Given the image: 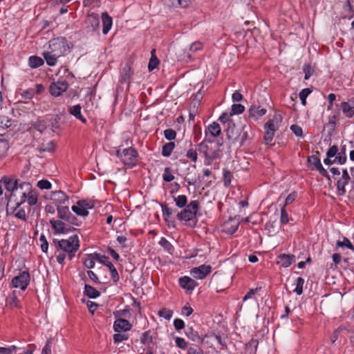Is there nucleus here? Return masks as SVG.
I'll use <instances>...</instances> for the list:
<instances>
[{
  "instance_id": "nucleus-1",
  "label": "nucleus",
  "mask_w": 354,
  "mask_h": 354,
  "mask_svg": "<svg viewBox=\"0 0 354 354\" xmlns=\"http://www.w3.org/2000/svg\"><path fill=\"white\" fill-rule=\"evenodd\" d=\"M80 248V239L77 235L71 236L68 239H63L57 242V261L63 264L66 256L71 259Z\"/></svg>"
},
{
  "instance_id": "nucleus-2",
  "label": "nucleus",
  "mask_w": 354,
  "mask_h": 354,
  "mask_svg": "<svg viewBox=\"0 0 354 354\" xmlns=\"http://www.w3.org/2000/svg\"><path fill=\"white\" fill-rule=\"evenodd\" d=\"M21 194L19 204H24L26 201L30 206L37 204L38 199L37 194L36 191L32 189L30 183L21 182Z\"/></svg>"
},
{
  "instance_id": "nucleus-3",
  "label": "nucleus",
  "mask_w": 354,
  "mask_h": 354,
  "mask_svg": "<svg viewBox=\"0 0 354 354\" xmlns=\"http://www.w3.org/2000/svg\"><path fill=\"white\" fill-rule=\"evenodd\" d=\"M47 49L57 54V56L62 57L67 53L69 50V46L65 38L57 37L49 41Z\"/></svg>"
},
{
  "instance_id": "nucleus-4",
  "label": "nucleus",
  "mask_w": 354,
  "mask_h": 354,
  "mask_svg": "<svg viewBox=\"0 0 354 354\" xmlns=\"http://www.w3.org/2000/svg\"><path fill=\"white\" fill-rule=\"evenodd\" d=\"M199 209V202L192 201L184 209L177 214V218L180 221H190L196 218Z\"/></svg>"
},
{
  "instance_id": "nucleus-5",
  "label": "nucleus",
  "mask_w": 354,
  "mask_h": 354,
  "mask_svg": "<svg viewBox=\"0 0 354 354\" xmlns=\"http://www.w3.org/2000/svg\"><path fill=\"white\" fill-rule=\"evenodd\" d=\"M116 155L126 166L133 167L136 165L137 152L133 148L129 147L122 151L118 150Z\"/></svg>"
},
{
  "instance_id": "nucleus-6",
  "label": "nucleus",
  "mask_w": 354,
  "mask_h": 354,
  "mask_svg": "<svg viewBox=\"0 0 354 354\" xmlns=\"http://www.w3.org/2000/svg\"><path fill=\"white\" fill-rule=\"evenodd\" d=\"M94 207L93 203L91 201H78L76 205L71 207L72 211L77 216H86L88 214V209Z\"/></svg>"
},
{
  "instance_id": "nucleus-7",
  "label": "nucleus",
  "mask_w": 354,
  "mask_h": 354,
  "mask_svg": "<svg viewBox=\"0 0 354 354\" xmlns=\"http://www.w3.org/2000/svg\"><path fill=\"white\" fill-rule=\"evenodd\" d=\"M0 182L4 185L6 189L10 193V197L15 196L16 192H21V183H19V180L17 179L3 176Z\"/></svg>"
},
{
  "instance_id": "nucleus-8",
  "label": "nucleus",
  "mask_w": 354,
  "mask_h": 354,
  "mask_svg": "<svg viewBox=\"0 0 354 354\" xmlns=\"http://www.w3.org/2000/svg\"><path fill=\"white\" fill-rule=\"evenodd\" d=\"M49 198L55 205L57 208L69 205V197L61 190L52 192Z\"/></svg>"
},
{
  "instance_id": "nucleus-9",
  "label": "nucleus",
  "mask_w": 354,
  "mask_h": 354,
  "mask_svg": "<svg viewBox=\"0 0 354 354\" xmlns=\"http://www.w3.org/2000/svg\"><path fill=\"white\" fill-rule=\"evenodd\" d=\"M58 218L66 222L70 225H78L77 218L70 212L69 206L66 205L57 208Z\"/></svg>"
},
{
  "instance_id": "nucleus-10",
  "label": "nucleus",
  "mask_w": 354,
  "mask_h": 354,
  "mask_svg": "<svg viewBox=\"0 0 354 354\" xmlns=\"http://www.w3.org/2000/svg\"><path fill=\"white\" fill-rule=\"evenodd\" d=\"M30 279L29 273L24 271L12 279V284L15 288L24 290L29 283Z\"/></svg>"
},
{
  "instance_id": "nucleus-11",
  "label": "nucleus",
  "mask_w": 354,
  "mask_h": 354,
  "mask_svg": "<svg viewBox=\"0 0 354 354\" xmlns=\"http://www.w3.org/2000/svg\"><path fill=\"white\" fill-rule=\"evenodd\" d=\"M68 86V82L64 80H58L51 83L49 87L50 93L54 97H58L65 92Z\"/></svg>"
},
{
  "instance_id": "nucleus-12",
  "label": "nucleus",
  "mask_w": 354,
  "mask_h": 354,
  "mask_svg": "<svg viewBox=\"0 0 354 354\" xmlns=\"http://www.w3.org/2000/svg\"><path fill=\"white\" fill-rule=\"evenodd\" d=\"M351 180V176L346 169L342 170V176L337 181V193L339 196H344L346 194L345 186Z\"/></svg>"
},
{
  "instance_id": "nucleus-13",
  "label": "nucleus",
  "mask_w": 354,
  "mask_h": 354,
  "mask_svg": "<svg viewBox=\"0 0 354 354\" xmlns=\"http://www.w3.org/2000/svg\"><path fill=\"white\" fill-rule=\"evenodd\" d=\"M212 272V266L209 265H201L192 268L191 274L196 279H203Z\"/></svg>"
},
{
  "instance_id": "nucleus-14",
  "label": "nucleus",
  "mask_w": 354,
  "mask_h": 354,
  "mask_svg": "<svg viewBox=\"0 0 354 354\" xmlns=\"http://www.w3.org/2000/svg\"><path fill=\"white\" fill-rule=\"evenodd\" d=\"M221 133L220 125L217 122L210 124L205 131L206 140L209 142L214 141V139L218 137Z\"/></svg>"
},
{
  "instance_id": "nucleus-15",
  "label": "nucleus",
  "mask_w": 354,
  "mask_h": 354,
  "mask_svg": "<svg viewBox=\"0 0 354 354\" xmlns=\"http://www.w3.org/2000/svg\"><path fill=\"white\" fill-rule=\"evenodd\" d=\"M21 205L22 204H19V201L16 203V206L15 207H9L8 206L6 208V212L8 214H12L16 218L23 221H26L28 217L24 208L21 207Z\"/></svg>"
},
{
  "instance_id": "nucleus-16",
  "label": "nucleus",
  "mask_w": 354,
  "mask_h": 354,
  "mask_svg": "<svg viewBox=\"0 0 354 354\" xmlns=\"http://www.w3.org/2000/svg\"><path fill=\"white\" fill-rule=\"evenodd\" d=\"M66 222L58 218H52L50 220V223L54 230L55 234H66L68 232V227L66 224Z\"/></svg>"
},
{
  "instance_id": "nucleus-17",
  "label": "nucleus",
  "mask_w": 354,
  "mask_h": 354,
  "mask_svg": "<svg viewBox=\"0 0 354 354\" xmlns=\"http://www.w3.org/2000/svg\"><path fill=\"white\" fill-rule=\"evenodd\" d=\"M180 286L188 292H192L198 286V283L189 277L184 276L179 279Z\"/></svg>"
},
{
  "instance_id": "nucleus-18",
  "label": "nucleus",
  "mask_w": 354,
  "mask_h": 354,
  "mask_svg": "<svg viewBox=\"0 0 354 354\" xmlns=\"http://www.w3.org/2000/svg\"><path fill=\"white\" fill-rule=\"evenodd\" d=\"M131 327L132 325L128 320L122 318L117 319L113 324L114 330L118 333L128 331L131 330Z\"/></svg>"
},
{
  "instance_id": "nucleus-19",
  "label": "nucleus",
  "mask_w": 354,
  "mask_h": 354,
  "mask_svg": "<svg viewBox=\"0 0 354 354\" xmlns=\"http://www.w3.org/2000/svg\"><path fill=\"white\" fill-rule=\"evenodd\" d=\"M239 130L236 129L234 123L230 122L227 123L226 130L227 138L232 142H239Z\"/></svg>"
},
{
  "instance_id": "nucleus-20",
  "label": "nucleus",
  "mask_w": 354,
  "mask_h": 354,
  "mask_svg": "<svg viewBox=\"0 0 354 354\" xmlns=\"http://www.w3.org/2000/svg\"><path fill=\"white\" fill-rule=\"evenodd\" d=\"M295 261V257L293 254H280L278 257L277 264L281 267L288 268Z\"/></svg>"
},
{
  "instance_id": "nucleus-21",
  "label": "nucleus",
  "mask_w": 354,
  "mask_h": 354,
  "mask_svg": "<svg viewBox=\"0 0 354 354\" xmlns=\"http://www.w3.org/2000/svg\"><path fill=\"white\" fill-rule=\"evenodd\" d=\"M282 122V117L280 114L275 113L272 119L269 120L266 124L265 126L267 128L273 129V131L276 132V131L279 128L280 124Z\"/></svg>"
},
{
  "instance_id": "nucleus-22",
  "label": "nucleus",
  "mask_w": 354,
  "mask_h": 354,
  "mask_svg": "<svg viewBox=\"0 0 354 354\" xmlns=\"http://www.w3.org/2000/svg\"><path fill=\"white\" fill-rule=\"evenodd\" d=\"M239 227V223L234 219H229L223 224V231L229 234H233Z\"/></svg>"
},
{
  "instance_id": "nucleus-23",
  "label": "nucleus",
  "mask_w": 354,
  "mask_h": 354,
  "mask_svg": "<svg viewBox=\"0 0 354 354\" xmlns=\"http://www.w3.org/2000/svg\"><path fill=\"white\" fill-rule=\"evenodd\" d=\"M133 75V71L129 65L126 64L122 68V73L120 75V81L121 83H127L129 86L130 84V80Z\"/></svg>"
},
{
  "instance_id": "nucleus-24",
  "label": "nucleus",
  "mask_w": 354,
  "mask_h": 354,
  "mask_svg": "<svg viewBox=\"0 0 354 354\" xmlns=\"http://www.w3.org/2000/svg\"><path fill=\"white\" fill-rule=\"evenodd\" d=\"M81 109V106L80 104H76L68 108V113L74 116L76 119L80 120L82 122L86 123V120L82 115Z\"/></svg>"
},
{
  "instance_id": "nucleus-25",
  "label": "nucleus",
  "mask_w": 354,
  "mask_h": 354,
  "mask_svg": "<svg viewBox=\"0 0 354 354\" xmlns=\"http://www.w3.org/2000/svg\"><path fill=\"white\" fill-rule=\"evenodd\" d=\"M43 56L48 66H55L59 57L61 56H57V54L52 53L49 50H46L43 53Z\"/></svg>"
},
{
  "instance_id": "nucleus-26",
  "label": "nucleus",
  "mask_w": 354,
  "mask_h": 354,
  "mask_svg": "<svg viewBox=\"0 0 354 354\" xmlns=\"http://www.w3.org/2000/svg\"><path fill=\"white\" fill-rule=\"evenodd\" d=\"M344 115L351 118L354 115V104L348 102H344L340 105Z\"/></svg>"
},
{
  "instance_id": "nucleus-27",
  "label": "nucleus",
  "mask_w": 354,
  "mask_h": 354,
  "mask_svg": "<svg viewBox=\"0 0 354 354\" xmlns=\"http://www.w3.org/2000/svg\"><path fill=\"white\" fill-rule=\"evenodd\" d=\"M250 115L255 120H258L260 117L264 115L267 110L265 108H261L259 106H252L250 110Z\"/></svg>"
},
{
  "instance_id": "nucleus-28",
  "label": "nucleus",
  "mask_w": 354,
  "mask_h": 354,
  "mask_svg": "<svg viewBox=\"0 0 354 354\" xmlns=\"http://www.w3.org/2000/svg\"><path fill=\"white\" fill-rule=\"evenodd\" d=\"M102 20L103 24L102 32L103 34L106 35L112 26V18L107 12H104L102 15Z\"/></svg>"
},
{
  "instance_id": "nucleus-29",
  "label": "nucleus",
  "mask_w": 354,
  "mask_h": 354,
  "mask_svg": "<svg viewBox=\"0 0 354 354\" xmlns=\"http://www.w3.org/2000/svg\"><path fill=\"white\" fill-rule=\"evenodd\" d=\"M101 261L100 256L97 254H90L84 259V264L88 268H93L95 266V261Z\"/></svg>"
},
{
  "instance_id": "nucleus-30",
  "label": "nucleus",
  "mask_w": 354,
  "mask_h": 354,
  "mask_svg": "<svg viewBox=\"0 0 354 354\" xmlns=\"http://www.w3.org/2000/svg\"><path fill=\"white\" fill-rule=\"evenodd\" d=\"M337 151L338 147L336 145L330 147L326 152V158L324 160V163L326 165H332V158L335 157Z\"/></svg>"
},
{
  "instance_id": "nucleus-31",
  "label": "nucleus",
  "mask_w": 354,
  "mask_h": 354,
  "mask_svg": "<svg viewBox=\"0 0 354 354\" xmlns=\"http://www.w3.org/2000/svg\"><path fill=\"white\" fill-rule=\"evenodd\" d=\"M44 60L38 56H30L28 58V65L31 68H38L44 64Z\"/></svg>"
},
{
  "instance_id": "nucleus-32",
  "label": "nucleus",
  "mask_w": 354,
  "mask_h": 354,
  "mask_svg": "<svg viewBox=\"0 0 354 354\" xmlns=\"http://www.w3.org/2000/svg\"><path fill=\"white\" fill-rule=\"evenodd\" d=\"M7 302L10 308H20L19 301L17 295V292L13 291L8 295Z\"/></svg>"
},
{
  "instance_id": "nucleus-33",
  "label": "nucleus",
  "mask_w": 354,
  "mask_h": 354,
  "mask_svg": "<svg viewBox=\"0 0 354 354\" xmlns=\"http://www.w3.org/2000/svg\"><path fill=\"white\" fill-rule=\"evenodd\" d=\"M151 57L148 64V69L149 71H152L156 68L160 63L158 59L156 56V50L153 49L151 51Z\"/></svg>"
},
{
  "instance_id": "nucleus-34",
  "label": "nucleus",
  "mask_w": 354,
  "mask_h": 354,
  "mask_svg": "<svg viewBox=\"0 0 354 354\" xmlns=\"http://www.w3.org/2000/svg\"><path fill=\"white\" fill-rule=\"evenodd\" d=\"M175 143L173 142H169L164 145L162 149V155L164 157L170 156L175 148Z\"/></svg>"
},
{
  "instance_id": "nucleus-35",
  "label": "nucleus",
  "mask_w": 354,
  "mask_h": 354,
  "mask_svg": "<svg viewBox=\"0 0 354 354\" xmlns=\"http://www.w3.org/2000/svg\"><path fill=\"white\" fill-rule=\"evenodd\" d=\"M84 294L90 298H96L100 295V292L95 288L86 284L84 286Z\"/></svg>"
},
{
  "instance_id": "nucleus-36",
  "label": "nucleus",
  "mask_w": 354,
  "mask_h": 354,
  "mask_svg": "<svg viewBox=\"0 0 354 354\" xmlns=\"http://www.w3.org/2000/svg\"><path fill=\"white\" fill-rule=\"evenodd\" d=\"M347 161L346 154L344 151L337 152L335 157L333 159L332 164L337 163L339 165H344Z\"/></svg>"
},
{
  "instance_id": "nucleus-37",
  "label": "nucleus",
  "mask_w": 354,
  "mask_h": 354,
  "mask_svg": "<svg viewBox=\"0 0 354 354\" xmlns=\"http://www.w3.org/2000/svg\"><path fill=\"white\" fill-rule=\"evenodd\" d=\"M174 201L176 205L179 208H183L187 205V197L185 195H179L174 197Z\"/></svg>"
},
{
  "instance_id": "nucleus-38",
  "label": "nucleus",
  "mask_w": 354,
  "mask_h": 354,
  "mask_svg": "<svg viewBox=\"0 0 354 354\" xmlns=\"http://www.w3.org/2000/svg\"><path fill=\"white\" fill-rule=\"evenodd\" d=\"M264 130H265V134H264V138H263L264 142L266 145H268L272 141L274 134H275V132L273 131V129L272 130L271 129L267 128L266 126H264Z\"/></svg>"
},
{
  "instance_id": "nucleus-39",
  "label": "nucleus",
  "mask_w": 354,
  "mask_h": 354,
  "mask_svg": "<svg viewBox=\"0 0 354 354\" xmlns=\"http://www.w3.org/2000/svg\"><path fill=\"white\" fill-rule=\"evenodd\" d=\"M140 341L144 345L147 346H150L153 342V337L151 332L148 330L142 333L140 337Z\"/></svg>"
},
{
  "instance_id": "nucleus-40",
  "label": "nucleus",
  "mask_w": 354,
  "mask_h": 354,
  "mask_svg": "<svg viewBox=\"0 0 354 354\" xmlns=\"http://www.w3.org/2000/svg\"><path fill=\"white\" fill-rule=\"evenodd\" d=\"M174 312L172 310L168 308H162L158 312V315L160 317L169 320L172 317Z\"/></svg>"
},
{
  "instance_id": "nucleus-41",
  "label": "nucleus",
  "mask_w": 354,
  "mask_h": 354,
  "mask_svg": "<svg viewBox=\"0 0 354 354\" xmlns=\"http://www.w3.org/2000/svg\"><path fill=\"white\" fill-rule=\"evenodd\" d=\"M296 287L294 291L297 295H301L303 293V286L304 284V279L302 277H298L296 279Z\"/></svg>"
},
{
  "instance_id": "nucleus-42",
  "label": "nucleus",
  "mask_w": 354,
  "mask_h": 354,
  "mask_svg": "<svg viewBox=\"0 0 354 354\" xmlns=\"http://www.w3.org/2000/svg\"><path fill=\"white\" fill-rule=\"evenodd\" d=\"M159 244L164 248L165 250L169 252H171L174 250L172 245L165 238L162 237L159 241Z\"/></svg>"
},
{
  "instance_id": "nucleus-43",
  "label": "nucleus",
  "mask_w": 354,
  "mask_h": 354,
  "mask_svg": "<svg viewBox=\"0 0 354 354\" xmlns=\"http://www.w3.org/2000/svg\"><path fill=\"white\" fill-rule=\"evenodd\" d=\"M162 179L166 182H171L174 179V176L169 167L165 168L164 173L162 174Z\"/></svg>"
},
{
  "instance_id": "nucleus-44",
  "label": "nucleus",
  "mask_w": 354,
  "mask_h": 354,
  "mask_svg": "<svg viewBox=\"0 0 354 354\" xmlns=\"http://www.w3.org/2000/svg\"><path fill=\"white\" fill-rule=\"evenodd\" d=\"M187 337L192 341H196L199 339V336L196 331H194L192 328H188L185 330Z\"/></svg>"
},
{
  "instance_id": "nucleus-45",
  "label": "nucleus",
  "mask_w": 354,
  "mask_h": 354,
  "mask_svg": "<svg viewBox=\"0 0 354 354\" xmlns=\"http://www.w3.org/2000/svg\"><path fill=\"white\" fill-rule=\"evenodd\" d=\"M352 245H353V244L351 243L350 240L348 239H347L346 237H344L342 241L339 240L336 243V246L337 248L346 247L348 249H351V248H352Z\"/></svg>"
},
{
  "instance_id": "nucleus-46",
  "label": "nucleus",
  "mask_w": 354,
  "mask_h": 354,
  "mask_svg": "<svg viewBox=\"0 0 354 354\" xmlns=\"http://www.w3.org/2000/svg\"><path fill=\"white\" fill-rule=\"evenodd\" d=\"M12 121L8 117L5 115L0 116V127L6 129L10 127Z\"/></svg>"
},
{
  "instance_id": "nucleus-47",
  "label": "nucleus",
  "mask_w": 354,
  "mask_h": 354,
  "mask_svg": "<svg viewBox=\"0 0 354 354\" xmlns=\"http://www.w3.org/2000/svg\"><path fill=\"white\" fill-rule=\"evenodd\" d=\"M308 162L310 166L313 167L311 169H315L316 167L319 165V164L321 163V160L317 156L313 155L308 157Z\"/></svg>"
},
{
  "instance_id": "nucleus-48",
  "label": "nucleus",
  "mask_w": 354,
  "mask_h": 354,
  "mask_svg": "<svg viewBox=\"0 0 354 354\" xmlns=\"http://www.w3.org/2000/svg\"><path fill=\"white\" fill-rule=\"evenodd\" d=\"M245 110V107L241 104H234L232 106V113L230 115L235 114H241Z\"/></svg>"
},
{
  "instance_id": "nucleus-49",
  "label": "nucleus",
  "mask_w": 354,
  "mask_h": 354,
  "mask_svg": "<svg viewBox=\"0 0 354 354\" xmlns=\"http://www.w3.org/2000/svg\"><path fill=\"white\" fill-rule=\"evenodd\" d=\"M164 136L168 140H173L176 137V131L172 129H167L164 131Z\"/></svg>"
},
{
  "instance_id": "nucleus-50",
  "label": "nucleus",
  "mask_w": 354,
  "mask_h": 354,
  "mask_svg": "<svg viewBox=\"0 0 354 354\" xmlns=\"http://www.w3.org/2000/svg\"><path fill=\"white\" fill-rule=\"evenodd\" d=\"M17 350V347L15 345L8 347H0V354H12L15 353Z\"/></svg>"
},
{
  "instance_id": "nucleus-51",
  "label": "nucleus",
  "mask_w": 354,
  "mask_h": 354,
  "mask_svg": "<svg viewBox=\"0 0 354 354\" xmlns=\"http://www.w3.org/2000/svg\"><path fill=\"white\" fill-rule=\"evenodd\" d=\"M175 343H176V345L181 349L185 350V349L187 348L188 343L185 340L184 338H182L180 337H176Z\"/></svg>"
},
{
  "instance_id": "nucleus-52",
  "label": "nucleus",
  "mask_w": 354,
  "mask_h": 354,
  "mask_svg": "<svg viewBox=\"0 0 354 354\" xmlns=\"http://www.w3.org/2000/svg\"><path fill=\"white\" fill-rule=\"evenodd\" d=\"M40 248L43 252L47 253L48 243L44 235H41L39 238Z\"/></svg>"
},
{
  "instance_id": "nucleus-53",
  "label": "nucleus",
  "mask_w": 354,
  "mask_h": 354,
  "mask_svg": "<svg viewBox=\"0 0 354 354\" xmlns=\"http://www.w3.org/2000/svg\"><path fill=\"white\" fill-rule=\"evenodd\" d=\"M37 187L41 189H50L52 187V185L47 180H41L37 182Z\"/></svg>"
},
{
  "instance_id": "nucleus-54",
  "label": "nucleus",
  "mask_w": 354,
  "mask_h": 354,
  "mask_svg": "<svg viewBox=\"0 0 354 354\" xmlns=\"http://www.w3.org/2000/svg\"><path fill=\"white\" fill-rule=\"evenodd\" d=\"M162 216L166 221H169V216L172 214V210L166 205H162Z\"/></svg>"
},
{
  "instance_id": "nucleus-55",
  "label": "nucleus",
  "mask_w": 354,
  "mask_h": 354,
  "mask_svg": "<svg viewBox=\"0 0 354 354\" xmlns=\"http://www.w3.org/2000/svg\"><path fill=\"white\" fill-rule=\"evenodd\" d=\"M55 149V144L53 141H50L41 146V150L44 151H53Z\"/></svg>"
},
{
  "instance_id": "nucleus-56",
  "label": "nucleus",
  "mask_w": 354,
  "mask_h": 354,
  "mask_svg": "<svg viewBox=\"0 0 354 354\" xmlns=\"http://www.w3.org/2000/svg\"><path fill=\"white\" fill-rule=\"evenodd\" d=\"M87 22L91 24L94 30L96 29L97 28H98L99 24H100L98 18L94 15L88 16L87 18Z\"/></svg>"
},
{
  "instance_id": "nucleus-57",
  "label": "nucleus",
  "mask_w": 354,
  "mask_h": 354,
  "mask_svg": "<svg viewBox=\"0 0 354 354\" xmlns=\"http://www.w3.org/2000/svg\"><path fill=\"white\" fill-rule=\"evenodd\" d=\"M290 130L297 137H303V130L301 127L297 124H292L290 126Z\"/></svg>"
},
{
  "instance_id": "nucleus-58",
  "label": "nucleus",
  "mask_w": 354,
  "mask_h": 354,
  "mask_svg": "<svg viewBox=\"0 0 354 354\" xmlns=\"http://www.w3.org/2000/svg\"><path fill=\"white\" fill-rule=\"evenodd\" d=\"M289 221L288 218V214L286 212L284 207H283L281 209V217H280V222L282 224H286Z\"/></svg>"
},
{
  "instance_id": "nucleus-59",
  "label": "nucleus",
  "mask_w": 354,
  "mask_h": 354,
  "mask_svg": "<svg viewBox=\"0 0 354 354\" xmlns=\"http://www.w3.org/2000/svg\"><path fill=\"white\" fill-rule=\"evenodd\" d=\"M203 44L200 41H194L193 42L190 47H189V51L192 53L197 52L198 50H200L203 48Z\"/></svg>"
},
{
  "instance_id": "nucleus-60",
  "label": "nucleus",
  "mask_w": 354,
  "mask_h": 354,
  "mask_svg": "<svg viewBox=\"0 0 354 354\" xmlns=\"http://www.w3.org/2000/svg\"><path fill=\"white\" fill-rule=\"evenodd\" d=\"M186 156L194 162H196L198 159V153L194 149H189L186 153Z\"/></svg>"
},
{
  "instance_id": "nucleus-61",
  "label": "nucleus",
  "mask_w": 354,
  "mask_h": 354,
  "mask_svg": "<svg viewBox=\"0 0 354 354\" xmlns=\"http://www.w3.org/2000/svg\"><path fill=\"white\" fill-rule=\"evenodd\" d=\"M9 146L7 141L0 140V156H3L8 149Z\"/></svg>"
},
{
  "instance_id": "nucleus-62",
  "label": "nucleus",
  "mask_w": 354,
  "mask_h": 354,
  "mask_svg": "<svg viewBox=\"0 0 354 354\" xmlns=\"http://www.w3.org/2000/svg\"><path fill=\"white\" fill-rule=\"evenodd\" d=\"M260 290V288H252L247 292V294L243 298V301H247L248 299L253 298L254 295Z\"/></svg>"
},
{
  "instance_id": "nucleus-63",
  "label": "nucleus",
  "mask_w": 354,
  "mask_h": 354,
  "mask_svg": "<svg viewBox=\"0 0 354 354\" xmlns=\"http://www.w3.org/2000/svg\"><path fill=\"white\" fill-rule=\"evenodd\" d=\"M248 139V133L246 131H243V132H239V141L240 145H243L245 142Z\"/></svg>"
},
{
  "instance_id": "nucleus-64",
  "label": "nucleus",
  "mask_w": 354,
  "mask_h": 354,
  "mask_svg": "<svg viewBox=\"0 0 354 354\" xmlns=\"http://www.w3.org/2000/svg\"><path fill=\"white\" fill-rule=\"evenodd\" d=\"M188 354H204L202 349L197 346H192L187 348Z\"/></svg>"
}]
</instances>
